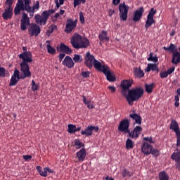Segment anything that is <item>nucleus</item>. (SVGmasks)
Segmentation results:
<instances>
[{"label": "nucleus", "mask_w": 180, "mask_h": 180, "mask_svg": "<svg viewBox=\"0 0 180 180\" xmlns=\"http://www.w3.org/2000/svg\"><path fill=\"white\" fill-rule=\"evenodd\" d=\"M22 49L25 52H22L20 54H19L18 57L22 60L20 63V72L22 73V75L20 76V72L17 68H15L10 79V86H14L16 85L19 80H24L27 77H31L32 76L29 63L32 62V53L30 51H27L26 46H22Z\"/></svg>", "instance_id": "1"}, {"label": "nucleus", "mask_w": 180, "mask_h": 180, "mask_svg": "<svg viewBox=\"0 0 180 180\" xmlns=\"http://www.w3.org/2000/svg\"><path fill=\"white\" fill-rule=\"evenodd\" d=\"M84 64L89 69H91L94 65L96 70L103 72L107 80L113 82V75L111 74L109 67L106 65H103L99 60L95 59L94 55H91L90 52H86L85 54Z\"/></svg>", "instance_id": "2"}, {"label": "nucleus", "mask_w": 180, "mask_h": 180, "mask_svg": "<svg viewBox=\"0 0 180 180\" xmlns=\"http://www.w3.org/2000/svg\"><path fill=\"white\" fill-rule=\"evenodd\" d=\"M144 94V89L142 87H136L132 89L126 93V95H122L127 98V101L130 105H133L134 103L140 100Z\"/></svg>", "instance_id": "3"}, {"label": "nucleus", "mask_w": 180, "mask_h": 180, "mask_svg": "<svg viewBox=\"0 0 180 180\" xmlns=\"http://www.w3.org/2000/svg\"><path fill=\"white\" fill-rule=\"evenodd\" d=\"M70 43L73 49H87L90 46V41L86 38H83L81 35L76 33L71 38Z\"/></svg>", "instance_id": "4"}, {"label": "nucleus", "mask_w": 180, "mask_h": 180, "mask_svg": "<svg viewBox=\"0 0 180 180\" xmlns=\"http://www.w3.org/2000/svg\"><path fill=\"white\" fill-rule=\"evenodd\" d=\"M56 13L55 9H49L46 11H44L41 13L40 14H37L34 16V20L35 22L37 25H46L47 24V21L50 16Z\"/></svg>", "instance_id": "5"}, {"label": "nucleus", "mask_w": 180, "mask_h": 180, "mask_svg": "<svg viewBox=\"0 0 180 180\" xmlns=\"http://www.w3.org/2000/svg\"><path fill=\"white\" fill-rule=\"evenodd\" d=\"M129 7L126 5L125 2L120 4L119 6L120 18L121 20L125 22L127 20L128 11Z\"/></svg>", "instance_id": "6"}, {"label": "nucleus", "mask_w": 180, "mask_h": 180, "mask_svg": "<svg viewBox=\"0 0 180 180\" xmlns=\"http://www.w3.org/2000/svg\"><path fill=\"white\" fill-rule=\"evenodd\" d=\"M133 83L134 81L132 79L122 81L120 86L122 88L121 93L122 96H126V94L129 91V88L132 87Z\"/></svg>", "instance_id": "7"}, {"label": "nucleus", "mask_w": 180, "mask_h": 180, "mask_svg": "<svg viewBox=\"0 0 180 180\" xmlns=\"http://www.w3.org/2000/svg\"><path fill=\"white\" fill-rule=\"evenodd\" d=\"M30 25V18L26 13H22V18L20 20V30L25 31L27 26Z\"/></svg>", "instance_id": "8"}, {"label": "nucleus", "mask_w": 180, "mask_h": 180, "mask_svg": "<svg viewBox=\"0 0 180 180\" xmlns=\"http://www.w3.org/2000/svg\"><path fill=\"white\" fill-rule=\"evenodd\" d=\"M129 126H130V121L128 119H124L122 121L120 122L119 126V131L123 132L124 134L129 133Z\"/></svg>", "instance_id": "9"}, {"label": "nucleus", "mask_w": 180, "mask_h": 180, "mask_svg": "<svg viewBox=\"0 0 180 180\" xmlns=\"http://www.w3.org/2000/svg\"><path fill=\"white\" fill-rule=\"evenodd\" d=\"M98 133L99 127L98 126L89 125L84 131H81L82 136H91L93 135V131Z\"/></svg>", "instance_id": "10"}, {"label": "nucleus", "mask_w": 180, "mask_h": 180, "mask_svg": "<svg viewBox=\"0 0 180 180\" xmlns=\"http://www.w3.org/2000/svg\"><path fill=\"white\" fill-rule=\"evenodd\" d=\"M77 20H75V21H73V20L71 18L68 19L64 32L66 33H71L73 31V30H75L77 27Z\"/></svg>", "instance_id": "11"}, {"label": "nucleus", "mask_w": 180, "mask_h": 180, "mask_svg": "<svg viewBox=\"0 0 180 180\" xmlns=\"http://www.w3.org/2000/svg\"><path fill=\"white\" fill-rule=\"evenodd\" d=\"M28 33L30 37H37L41 33V29L37 24H31L30 28L28 29Z\"/></svg>", "instance_id": "12"}, {"label": "nucleus", "mask_w": 180, "mask_h": 180, "mask_svg": "<svg viewBox=\"0 0 180 180\" xmlns=\"http://www.w3.org/2000/svg\"><path fill=\"white\" fill-rule=\"evenodd\" d=\"M13 6H6L4 11L2 13V18L4 20H8L13 16Z\"/></svg>", "instance_id": "13"}, {"label": "nucleus", "mask_w": 180, "mask_h": 180, "mask_svg": "<svg viewBox=\"0 0 180 180\" xmlns=\"http://www.w3.org/2000/svg\"><path fill=\"white\" fill-rule=\"evenodd\" d=\"M143 131V128L141 126H136L133 131L129 130V132H127V134H129V136L132 138V139H137L138 137L140 136L141 133Z\"/></svg>", "instance_id": "14"}, {"label": "nucleus", "mask_w": 180, "mask_h": 180, "mask_svg": "<svg viewBox=\"0 0 180 180\" xmlns=\"http://www.w3.org/2000/svg\"><path fill=\"white\" fill-rule=\"evenodd\" d=\"M143 7H140L139 9H137L135 12H134L133 21L135 22L140 21L143 18Z\"/></svg>", "instance_id": "15"}, {"label": "nucleus", "mask_w": 180, "mask_h": 180, "mask_svg": "<svg viewBox=\"0 0 180 180\" xmlns=\"http://www.w3.org/2000/svg\"><path fill=\"white\" fill-rule=\"evenodd\" d=\"M62 64L64 66H66L68 69H72L75 66V62L71 57L67 56L65 57L64 60L62 62Z\"/></svg>", "instance_id": "16"}, {"label": "nucleus", "mask_w": 180, "mask_h": 180, "mask_svg": "<svg viewBox=\"0 0 180 180\" xmlns=\"http://www.w3.org/2000/svg\"><path fill=\"white\" fill-rule=\"evenodd\" d=\"M153 150V146L149 144L147 141H144L141 146V152L146 155H149Z\"/></svg>", "instance_id": "17"}, {"label": "nucleus", "mask_w": 180, "mask_h": 180, "mask_svg": "<svg viewBox=\"0 0 180 180\" xmlns=\"http://www.w3.org/2000/svg\"><path fill=\"white\" fill-rule=\"evenodd\" d=\"M57 50L58 52H63L68 55L72 53V50L64 43H61L60 47L58 46Z\"/></svg>", "instance_id": "18"}, {"label": "nucleus", "mask_w": 180, "mask_h": 180, "mask_svg": "<svg viewBox=\"0 0 180 180\" xmlns=\"http://www.w3.org/2000/svg\"><path fill=\"white\" fill-rule=\"evenodd\" d=\"M79 162H84L86 156V151L84 148H82L76 154Z\"/></svg>", "instance_id": "19"}, {"label": "nucleus", "mask_w": 180, "mask_h": 180, "mask_svg": "<svg viewBox=\"0 0 180 180\" xmlns=\"http://www.w3.org/2000/svg\"><path fill=\"white\" fill-rule=\"evenodd\" d=\"M29 8H30V18H33L35 11H39V9L40 8L39 1H37L35 4H33L32 7L30 6H29Z\"/></svg>", "instance_id": "20"}, {"label": "nucleus", "mask_w": 180, "mask_h": 180, "mask_svg": "<svg viewBox=\"0 0 180 180\" xmlns=\"http://www.w3.org/2000/svg\"><path fill=\"white\" fill-rule=\"evenodd\" d=\"M172 63L174 65L180 63V53L178 51L173 52L172 56Z\"/></svg>", "instance_id": "21"}, {"label": "nucleus", "mask_w": 180, "mask_h": 180, "mask_svg": "<svg viewBox=\"0 0 180 180\" xmlns=\"http://www.w3.org/2000/svg\"><path fill=\"white\" fill-rule=\"evenodd\" d=\"M129 117L132 120H135L136 124L141 125L142 124V117L139 115H138L137 113H131L129 115Z\"/></svg>", "instance_id": "22"}, {"label": "nucleus", "mask_w": 180, "mask_h": 180, "mask_svg": "<svg viewBox=\"0 0 180 180\" xmlns=\"http://www.w3.org/2000/svg\"><path fill=\"white\" fill-rule=\"evenodd\" d=\"M134 75L138 79H141L145 76L143 70H141V68H134Z\"/></svg>", "instance_id": "23"}, {"label": "nucleus", "mask_w": 180, "mask_h": 180, "mask_svg": "<svg viewBox=\"0 0 180 180\" xmlns=\"http://www.w3.org/2000/svg\"><path fill=\"white\" fill-rule=\"evenodd\" d=\"M170 129H172L176 134H180V129L178 122L176 120H172L170 124Z\"/></svg>", "instance_id": "24"}, {"label": "nucleus", "mask_w": 180, "mask_h": 180, "mask_svg": "<svg viewBox=\"0 0 180 180\" xmlns=\"http://www.w3.org/2000/svg\"><path fill=\"white\" fill-rule=\"evenodd\" d=\"M99 41H108L109 37H108V33L106 31L103 30L101 33L98 34Z\"/></svg>", "instance_id": "25"}, {"label": "nucleus", "mask_w": 180, "mask_h": 180, "mask_svg": "<svg viewBox=\"0 0 180 180\" xmlns=\"http://www.w3.org/2000/svg\"><path fill=\"white\" fill-rule=\"evenodd\" d=\"M85 146L84 143L79 139H75L73 141V147H76L77 150H79L81 148H84Z\"/></svg>", "instance_id": "26"}, {"label": "nucleus", "mask_w": 180, "mask_h": 180, "mask_svg": "<svg viewBox=\"0 0 180 180\" xmlns=\"http://www.w3.org/2000/svg\"><path fill=\"white\" fill-rule=\"evenodd\" d=\"M158 179L159 180H169V176L167 172L162 171L159 172Z\"/></svg>", "instance_id": "27"}, {"label": "nucleus", "mask_w": 180, "mask_h": 180, "mask_svg": "<svg viewBox=\"0 0 180 180\" xmlns=\"http://www.w3.org/2000/svg\"><path fill=\"white\" fill-rule=\"evenodd\" d=\"M155 21L154 18L147 17V20L146 21L145 27L146 30H148L153 24H155Z\"/></svg>", "instance_id": "28"}, {"label": "nucleus", "mask_w": 180, "mask_h": 180, "mask_svg": "<svg viewBox=\"0 0 180 180\" xmlns=\"http://www.w3.org/2000/svg\"><path fill=\"white\" fill-rule=\"evenodd\" d=\"M146 70L147 72H150L151 70L153 72H155V71L159 72V68L158 67H157L155 64L150 63V64H148V67Z\"/></svg>", "instance_id": "29"}, {"label": "nucleus", "mask_w": 180, "mask_h": 180, "mask_svg": "<svg viewBox=\"0 0 180 180\" xmlns=\"http://www.w3.org/2000/svg\"><path fill=\"white\" fill-rule=\"evenodd\" d=\"M163 49L165 51H168L169 52L172 53V54L174 53H176V51H177V48L174 44H171L168 47L164 46Z\"/></svg>", "instance_id": "30"}, {"label": "nucleus", "mask_w": 180, "mask_h": 180, "mask_svg": "<svg viewBox=\"0 0 180 180\" xmlns=\"http://www.w3.org/2000/svg\"><path fill=\"white\" fill-rule=\"evenodd\" d=\"M155 87V83H152V84H145V89H146V91L148 94H151L153 92V88Z\"/></svg>", "instance_id": "31"}, {"label": "nucleus", "mask_w": 180, "mask_h": 180, "mask_svg": "<svg viewBox=\"0 0 180 180\" xmlns=\"http://www.w3.org/2000/svg\"><path fill=\"white\" fill-rule=\"evenodd\" d=\"M125 147L128 149V150H131L134 148V143L131 139H128L127 140V143H125Z\"/></svg>", "instance_id": "32"}, {"label": "nucleus", "mask_w": 180, "mask_h": 180, "mask_svg": "<svg viewBox=\"0 0 180 180\" xmlns=\"http://www.w3.org/2000/svg\"><path fill=\"white\" fill-rule=\"evenodd\" d=\"M73 61H75V63H81L83 61V58L81 55L79 54H75V56L72 58Z\"/></svg>", "instance_id": "33"}, {"label": "nucleus", "mask_w": 180, "mask_h": 180, "mask_svg": "<svg viewBox=\"0 0 180 180\" xmlns=\"http://www.w3.org/2000/svg\"><path fill=\"white\" fill-rule=\"evenodd\" d=\"M122 175L124 178H127V177H131L134 176V173L129 172V170H127V169H124L122 170Z\"/></svg>", "instance_id": "34"}, {"label": "nucleus", "mask_w": 180, "mask_h": 180, "mask_svg": "<svg viewBox=\"0 0 180 180\" xmlns=\"http://www.w3.org/2000/svg\"><path fill=\"white\" fill-rule=\"evenodd\" d=\"M82 101L83 103H84L85 105H87V108L89 110L94 109V106L93 104H90L91 103V101H86L85 96H82Z\"/></svg>", "instance_id": "35"}, {"label": "nucleus", "mask_w": 180, "mask_h": 180, "mask_svg": "<svg viewBox=\"0 0 180 180\" xmlns=\"http://www.w3.org/2000/svg\"><path fill=\"white\" fill-rule=\"evenodd\" d=\"M171 158L174 161H180V150L173 153Z\"/></svg>", "instance_id": "36"}, {"label": "nucleus", "mask_w": 180, "mask_h": 180, "mask_svg": "<svg viewBox=\"0 0 180 180\" xmlns=\"http://www.w3.org/2000/svg\"><path fill=\"white\" fill-rule=\"evenodd\" d=\"M47 52L51 55H55L56 50L54 47H52L50 44L46 45Z\"/></svg>", "instance_id": "37"}, {"label": "nucleus", "mask_w": 180, "mask_h": 180, "mask_svg": "<svg viewBox=\"0 0 180 180\" xmlns=\"http://www.w3.org/2000/svg\"><path fill=\"white\" fill-rule=\"evenodd\" d=\"M75 125L72 124H69L68 125V131L69 134H75Z\"/></svg>", "instance_id": "38"}, {"label": "nucleus", "mask_w": 180, "mask_h": 180, "mask_svg": "<svg viewBox=\"0 0 180 180\" xmlns=\"http://www.w3.org/2000/svg\"><path fill=\"white\" fill-rule=\"evenodd\" d=\"M86 0H73V7L76 8L77 6L82 4H85Z\"/></svg>", "instance_id": "39"}, {"label": "nucleus", "mask_w": 180, "mask_h": 180, "mask_svg": "<svg viewBox=\"0 0 180 180\" xmlns=\"http://www.w3.org/2000/svg\"><path fill=\"white\" fill-rule=\"evenodd\" d=\"M153 52H150V55H149V58H148V61H152V62H154V63L158 62V58L157 56L153 57Z\"/></svg>", "instance_id": "40"}, {"label": "nucleus", "mask_w": 180, "mask_h": 180, "mask_svg": "<svg viewBox=\"0 0 180 180\" xmlns=\"http://www.w3.org/2000/svg\"><path fill=\"white\" fill-rule=\"evenodd\" d=\"M157 11L154 9V8H150L147 18H154L155 15L156 14Z\"/></svg>", "instance_id": "41"}, {"label": "nucleus", "mask_w": 180, "mask_h": 180, "mask_svg": "<svg viewBox=\"0 0 180 180\" xmlns=\"http://www.w3.org/2000/svg\"><path fill=\"white\" fill-rule=\"evenodd\" d=\"M31 89H32L33 91L39 89V85L36 84L34 80L31 82Z\"/></svg>", "instance_id": "42"}, {"label": "nucleus", "mask_w": 180, "mask_h": 180, "mask_svg": "<svg viewBox=\"0 0 180 180\" xmlns=\"http://www.w3.org/2000/svg\"><path fill=\"white\" fill-rule=\"evenodd\" d=\"M14 15L17 16L21 13V8L20 6H15V8H14L13 10Z\"/></svg>", "instance_id": "43"}, {"label": "nucleus", "mask_w": 180, "mask_h": 180, "mask_svg": "<svg viewBox=\"0 0 180 180\" xmlns=\"http://www.w3.org/2000/svg\"><path fill=\"white\" fill-rule=\"evenodd\" d=\"M20 11H25L27 13H29V15L30 16V6H27L24 5H22L20 6Z\"/></svg>", "instance_id": "44"}, {"label": "nucleus", "mask_w": 180, "mask_h": 180, "mask_svg": "<svg viewBox=\"0 0 180 180\" xmlns=\"http://www.w3.org/2000/svg\"><path fill=\"white\" fill-rule=\"evenodd\" d=\"M150 154H152V155H154L155 157H158L160 155V150L156 148H152V150H150Z\"/></svg>", "instance_id": "45"}, {"label": "nucleus", "mask_w": 180, "mask_h": 180, "mask_svg": "<svg viewBox=\"0 0 180 180\" xmlns=\"http://www.w3.org/2000/svg\"><path fill=\"white\" fill-rule=\"evenodd\" d=\"M15 0H6L4 2V6L6 7H13V4Z\"/></svg>", "instance_id": "46"}, {"label": "nucleus", "mask_w": 180, "mask_h": 180, "mask_svg": "<svg viewBox=\"0 0 180 180\" xmlns=\"http://www.w3.org/2000/svg\"><path fill=\"white\" fill-rule=\"evenodd\" d=\"M81 75L83 78L86 79L90 77V72L89 71H82L81 72Z\"/></svg>", "instance_id": "47"}, {"label": "nucleus", "mask_w": 180, "mask_h": 180, "mask_svg": "<svg viewBox=\"0 0 180 180\" xmlns=\"http://www.w3.org/2000/svg\"><path fill=\"white\" fill-rule=\"evenodd\" d=\"M79 21L81 24H84L85 22V19L84 17V13L82 12H80L79 13Z\"/></svg>", "instance_id": "48"}, {"label": "nucleus", "mask_w": 180, "mask_h": 180, "mask_svg": "<svg viewBox=\"0 0 180 180\" xmlns=\"http://www.w3.org/2000/svg\"><path fill=\"white\" fill-rule=\"evenodd\" d=\"M39 175H41L43 177H47L48 176V172L46 170V168H44L43 170L41 172H40Z\"/></svg>", "instance_id": "49"}, {"label": "nucleus", "mask_w": 180, "mask_h": 180, "mask_svg": "<svg viewBox=\"0 0 180 180\" xmlns=\"http://www.w3.org/2000/svg\"><path fill=\"white\" fill-rule=\"evenodd\" d=\"M168 73L167 71L162 72H160V77L162 79H165L168 77Z\"/></svg>", "instance_id": "50"}, {"label": "nucleus", "mask_w": 180, "mask_h": 180, "mask_svg": "<svg viewBox=\"0 0 180 180\" xmlns=\"http://www.w3.org/2000/svg\"><path fill=\"white\" fill-rule=\"evenodd\" d=\"M144 141L149 142L150 144H155L154 141L153 140L152 137H145L143 139Z\"/></svg>", "instance_id": "51"}, {"label": "nucleus", "mask_w": 180, "mask_h": 180, "mask_svg": "<svg viewBox=\"0 0 180 180\" xmlns=\"http://www.w3.org/2000/svg\"><path fill=\"white\" fill-rule=\"evenodd\" d=\"M6 75L5 68H0V77H4Z\"/></svg>", "instance_id": "52"}, {"label": "nucleus", "mask_w": 180, "mask_h": 180, "mask_svg": "<svg viewBox=\"0 0 180 180\" xmlns=\"http://www.w3.org/2000/svg\"><path fill=\"white\" fill-rule=\"evenodd\" d=\"M175 70H176L175 67H172V68L167 69V70L166 72L168 75H171L174 72H175Z\"/></svg>", "instance_id": "53"}, {"label": "nucleus", "mask_w": 180, "mask_h": 180, "mask_svg": "<svg viewBox=\"0 0 180 180\" xmlns=\"http://www.w3.org/2000/svg\"><path fill=\"white\" fill-rule=\"evenodd\" d=\"M176 146L177 147H179V146H180V134H176Z\"/></svg>", "instance_id": "54"}, {"label": "nucleus", "mask_w": 180, "mask_h": 180, "mask_svg": "<svg viewBox=\"0 0 180 180\" xmlns=\"http://www.w3.org/2000/svg\"><path fill=\"white\" fill-rule=\"evenodd\" d=\"M60 15V14L59 13H56L55 15H54V16L52 17V21H53V22L56 21V20H58V18H59Z\"/></svg>", "instance_id": "55"}, {"label": "nucleus", "mask_w": 180, "mask_h": 180, "mask_svg": "<svg viewBox=\"0 0 180 180\" xmlns=\"http://www.w3.org/2000/svg\"><path fill=\"white\" fill-rule=\"evenodd\" d=\"M65 57V53H60V55H59V56H58V58H59V61H60V62H62Z\"/></svg>", "instance_id": "56"}, {"label": "nucleus", "mask_w": 180, "mask_h": 180, "mask_svg": "<svg viewBox=\"0 0 180 180\" xmlns=\"http://www.w3.org/2000/svg\"><path fill=\"white\" fill-rule=\"evenodd\" d=\"M25 2V6L27 7H30L31 0H22Z\"/></svg>", "instance_id": "57"}, {"label": "nucleus", "mask_w": 180, "mask_h": 180, "mask_svg": "<svg viewBox=\"0 0 180 180\" xmlns=\"http://www.w3.org/2000/svg\"><path fill=\"white\" fill-rule=\"evenodd\" d=\"M22 158L27 161V160L32 159V155H25L22 156Z\"/></svg>", "instance_id": "58"}, {"label": "nucleus", "mask_w": 180, "mask_h": 180, "mask_svg": "<svg viewBox=\"0 0 180 180\" xmlns=\"http://www.w3.org/2000/svg\"><path fill=\"white\" fill-rule=\"evenodd\" d=\"M56 27H57V26H56V25H52V26L49 28V30H48L47 32H50V33H53V32H54L55 28H56Z\"/></svg>", "instance_id": "59"}, {"label": "nucleus", "mask_w": 180, "mask_h": 180, "mask_svg": "<svg viewBox=\"0 0 180 180\" xmlns=\"http://www.w3.org/2000/svg\"><path fill=\"white\" fill-rule=\"evenodd\" d=\"M54 2H55V4H56L55 10H58V9L60 8V6L61 4H59L58 0H55Z\"/></svg>", "instance_id": "60"}, {"label": "nucleus", "mask_w": 180, "mask_h": 180, "mask_svg": "<svg viewBox=\"0 0 180 180\" xmlns=\"http://www.w3.org/2000/svg\"><path fill=\"white\" fill-rule=\"evenodd\" d=\"M176 164H175V167L179 169V171H180V160L178 161H175Z\"/></svg>", "instance_id": "61"}, {"label": "nucleus", "mask_w": 180, "mask_h": 180, "mask_svg": "<svg viewBox=\"0 0 180 180\" xmlns=\"http://www.w3.org/2000/svg\"><path fill=\"white\" fill-rule=\"evenodd\" d=\"M23 5H25L23 0H18V3H17L16 6H22Z\"/></svg>", "instance_id": "62"}, {"label": "nucleus", "mask_w": 180, "mask_h": 180, "mask_svg": "<svg viewBox=\"0 0 180 180\" xmlns=\"http://www.w3.org/2000/svg\"><path fill=\"white\" fill-rule=\"evenodd\" d=\"M46 169L47 171V173H50V174H53L54 173V170H51L50 168L49 167H46Z\"/></svg>", "instance_id": "63"}, {"label": "nucleus", "mask_w": 180, "mask_h": 180, "mask_svg": "<svg viewBox=\"0 0 180 180\" xmlns=\"http://www.w3.org/2000/svg\"><path fill=\"white\" fill-rule=\"evenodd\" d=\"M121 0H113L114 5H118L120 3Z\"/></svg>", "instance_id": "64"}]
</instances>
